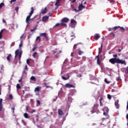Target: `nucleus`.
Returning <instances> with one entry per match:
<instances>
[{"label":"nucleus","mask_w":128,"mask_h":128,"mask_svg":"<svg viewBox=\"0 0 128 128\" xmlns=\"http://www.w3.org/2000/svg\"><path fill=\"white\" fill-rule=\"evenodd\" d=\"M114 58H112L109 60V62L112 64H124L126 66V60H122L118 58V54L113 55Z\"/></svg>","instance_id":"f257e3e1"},{"label":"nucleus","mask_w":128,"mask_h":128,"mask_svg":"<svg viewBox=\"0 0 128 128\" xmlns=\"http://www.w3.org/2000/svg\"><path fill=\"white\" fill-rule=\"evenodd\" d=\"M34 8L33 7H32L31 11L29 14V15L27 16V17L26 18V24H30V20H32V19H30V16H32V14H34Z\"/></svg>","instance_id":"f03ea898"},{"label":"nucleus","mask_w":128,"mask_h":128,"mask_svg":"<svg viewBox=\"0 0 128 128\" xmlns=\"http://www.w3.org/2000/svg\"><path fill=\"white\" fill-rule=\"evenodd\" d=\"M68 20H70V19L68 18L65 17L62 18L60 22V26H66V22H68Z\"/></svg>","instance_id":"7ed1b4c3"},{"label":"nucleus","mask_w":128,"mask_h":128,"mask_svg":"<svg viewBox=\"0 0 128 128\" xmlns=\"http://www.w3.org/2000/svg\"><path fill=\"white\" fill-rule=\"evenodd\" d=\"M82 2H84V0L82 2V4L79 5L78 8L79 10L82 11V10L83 8H86V6H84V5H82Z\"/></svg>","instance_id":"20e7f679"},{"label":"nucleus","mask_w":128,"mask_h":128,"mask_svg":"<svg viewBox=\"0 0 128 128\" xmlns=\"http://www.w3.org/2000/svg\"><path fill=\"white\" fill-rule=\"evenodd\" d=\"M71 24H72V28H76V20H74V19H72L71 20Z\"/></svg>","instance_id":"39448f33"},{"label":"nucleus","mask_w":128,"mask_h":128,"mask_svg":"<svg viewBox=\"0 0 128 128\" xmlns=\"http://www.w3.org/2000/svg\"><path fill=\"white\" fill-rule=\"evenodd\" d=\"M100 38V34H95L94 35V38L95 40H98V38Z\"/></svg>","instance_id":"423d86ee"},{"label":"nucleus","mask_w":128,"mask_h":128,"mask_svg":"<svg viewBox=\"0 0 128 128\" xmlns=\"http://www.w3.org/2000/svg\"><path fill=\"white\" fill-rule=\"evenodd\" d=\"M46 33H41L40 34V36H44L46 40H48V36H46Z\"/></svg>","instance_id":"0eeeda50"},{"label":"nucleus","mask_w":128,"mask_h":128,"mask_svg":"<svg viewBox=\"0 0 128 128\" xmlns=\"http://www.w3.org/2000/svg\"><path fill=\"white\" fill-rule=\"evenodd\" d=\"M49 18V16H45L42 17V22H46Z\"/></svg>","instance_id":"6e6552de"},{"label":"nucleus","mask_w":128,"mask_h":128,"mask_svg":"<svg viewBox=\"0 0 128 128\" xmlns=\"http://www.w3.org/2000/svg\"><path fill=\"white\" fill-rule=\"evenodd\" d=\"M120 100H116L114 102V104L117 108H120V104H118Z\"/></svg>","instance_id":"1a4fd4ad"},{"label":"nucleus","mask_w":128,"mask_h":128,"mask_svg":"<svg viewBox=\"0 0 128 128\" xmlns=\"http://www.w3.org/2000/svg\"><path fill=\"white\" fill-rule=\"evenodd\" d=\"M58 114L60 116H64V111L60 108L58 109Z\"/></svg>","instance_id":"9d476101"},{"label":"nucleus","mask_w":128,"mask_h":128,"mask_svg":"<svg viewBox=\"0 0 128 128\" xmlns=\"http://www.w3.org/2000/svg\"><path fill=\"white\" fill-rule=\"evenodd\" d=\"M118 28H120V26H115V27L112 28H109L108 30H109V32H112V30H118Z\"/></svg>","instance_id":"9b49d317"},{"label":"nucleus","mask_w":128,"mask_h":128,"mask_svg":"<svg viewBox=\"0 0 128 128\" xmlns=\"http://www.w3.org/2000/svg\"><path fill=\"white\" fill-rule=\"evenodd\" d=\"M66 88H74V86L73 84H66L65 85Z\"/></svg>","instance_id":"f8f14e48"},{"label":"nucleus","mask_w":128,"mask_h":128,"mask_svg":"<svg viewBox=\"0 0 128 128\" xmlns=\"http://www.w3.org/2000/svg\"><path fill=\"white\" fill-rule=\"evenodd\" d=\"M2 110V98L0 99V112Z\"/></svg>","instance_id":"ddd939ff"},{"label":"nucleus","mask_w":128,"mask_h":128,"mask_svg":"<svg viewBox=\"0 0 128 128\" xmlns=\"http://www.w3.org/2000/svg\"><path fill=\"white\" fill-rule=\"evenodd\" d=\"M99 56H96L95 59L96 60L97 58V64H98V66H100V58H98Z\"/></svg>","instance_id":"4468645a"},{"label":"nucleus","mask_w":128,"mask_h":128,"mask_svg":"<svg viewBox=\"0 0 128 128\" xmlns=\"http://www.w3.org/2000/svg\"><path fill=\"white\" fill-rule=\"evenodd\" d=\"M74 94H76V90H72L70 91V92L68 94V96H74Z\"/></svg>","instance_id":"2eb2a0df"},{"label":"nucleus","mask_w":128,"mask_h":128,"mask_svg":"<svg viewBox=\"0 0 128 128\" xmlns=\"http://www.w3.org/2000/svg\"><path fill=\"white\" fill-rule=\"evenodd\" d=\"M61 0H56V2L55 4V6H57V8H58V6H60V5L58 4H60V2Z\"/></svg>","instance_id":"dca6fc26"},{"label":"nucleus","mask_w":128,"mask_h":128,"mask_svg":"<svg viewBox=\"0 0 128 128\" xmlns=\"http://www.w3.org/2000/svg\"><path fill=\"white\" fill-rule=\"evenodd\" d=\"M47 12L46 7L44 9H42L41 11V14H46Z\"/></svg>","instance_id":"f3484780"},{"label":"nucleus","mask_w":128,"mask_h":128,"mask_svg":"<svg viewBox=\"0 0 128 128\" xmlns=\"http://www.w3.org/2000/svg\"><path fill=\"white\" fill-rule=\"evenodd\" d=\"M28 65H26L25 68H24V70L22 72V74H26V71L28 72Z\"/></svg>","instance_id":"a211bd4d"},{"label":"nucleus","mask_w":128,"mask_h":128,"mask_svg":"<svg viewBox=\"0 0 128 128\" xmlns=\"http://www.w3.org/2000/svg\"><path fill=\"white\" fill-rule=\"evenodd\" d=\"M30 80H33V82H36V78L34 76H31Z\"/></svg>","instance_id":"6ab92c4d"},{"label":"nucleus","mask_w":128,"mask_h":128,"mask_svg":"<svg viewBox=\"0 0 128 128\" xmlns=\"http://www.w3.org/2000/svg\"><path fill=\"white\" fill-rule=\"evenodd\" d=\"M10 58H12V54H9L6 57V60L8 62H10Z\"/></svg>","instance_id":"aec40b11"},{"label":"nucleus","mask_w":128,"mask_h":128,"mask_svg":"<svg viewBox=\"0 0 128 128\" xmlns=\"http://www.w3.org/2000/svg\"><path fill=\"white\" fill-rule=\"evenodd\" d=\"M19 52H20V50L18 49L16 50V52H15V58H16L18 56Z\"/></svg>","instance_id":"412c9836"},{"label":"nucleus","mask_w":128,"mask_h":128,"mask_svg":"<svg viewBox=\"0 0 128 128\" xmlns=\"http://www.w3.org/2000/svg\"><path fill=\"white\" fill-rule=\"evenodd\" d=\"M36 48H38V45L35 44L34 48H32V52H34Z\"/></svg>","instance_id":"4be33fe9"},{"label":"nucleus","mask_w":128,"mask_h":128,"mask_svg":"<svg viewBox=\"0 0 128 128\" xmlns=\"http://www.w3.org/2000/svg\"><path fill=\"white\" fill-rule=\"evenodd\" d=\"M67 76H68V78H66L62 76V80H68V78H70V76L68 74H67Z\"/></svg>","instance_id":"5701e85b"},{"label":"nucleus","mask_w":128,"mask_h":128,"mask_svg":"<svg viewBox=\"0 0 128 128\" xmlns=\"http://www.w3.org/2000/svg\"><path fill=\"white\" fill-rule=\"evenodd\" d=\"M118 28H120V31L122 32H124L126 31V29H124V27H118Z\"/></svg>","instance_id":"b1692460"},{"label":"nucleus","mask_w":128,"mask_h":128,"mask_svg":"<svg viewBox=\"0 0 128 128\" xmlns=\"http://www.w3.org/2000/svg\"><path fill=\"white\" fill-rule=\"evenodd\" d=\"M102 122L101 123V124L104 125V124H106V118H102ZM104 122H105L104 123Z\"/></svg>","instance_id":"393cba45"},{"label":"nucleus","mask_w":128,"mask_h":128,"mask_svg":"<svg viewBox=\"0 0 128 128\" xmlns=\"http://www.w3.org/2000/svg\"><path fill=\"white\" fill-rule=\"evenodd\" d=\"M36 41L38 40V42H40V40H40V36H38L36 37Z\"/></svg>","instance_id":"a878e982"},{"label":"nucleus","mask_w":128,"mask_h":128,"mask_svg":"<svg viewBox=\"0 0 128 128\" xmlns=\"http://www.w3.org/2000/svg\"><path fill=\"white\" fill-rule=\"evenodd\" d=\"M102 50V44L101 45V48H98V54H101Z\"/></svg>","instance_id":"bb28decb"},{"label":"nucleus","mask_w":128,"mask_h":128,"mask_svg":"<svg viewBox=\"0 0 128 128\" xmlns=\"http://www.w3.org/2000/svg\"><path fill=\"white\" fill-rule=\"evenodd\" d=\"M40 87H37L36 88L34 89V92H40Z\"/></svg>","instance_id":"cd10ccee"},{"label":"nucleus","mask_w":128,"mask_h":128,"mask_svg":"<svg viewBox=\"0 0 128 128\" xmlns=\"http://www.w3.org/2000/svg\"><path fill=\"white\" fill-rule=\"evenodd\" d=\"M110 36H111V38H114V34L112 32L110 34Z\"/></svg>","instance_id":"c85d7f7f"},{"label":"nucleus","mask_w":128,"mask_h":128,"mask_svg":"<svg viewBox=\"0 0 128 128\" xmlns=\"http://www.w3.org/2000/svg\"><path fill=\"white\" fill-rule=\"evenodd\" d=\"M38 28V25H36L33 29L30 30V32H34V30H36V28Z\"/></svg>","instance_id":"c756f323"},{"label":"nucleus","mask_w":128,"mask_h":128,"mask_svg":"<svg viewBox=\"0 0 128 128\" xmlns=\"http://www.w3.org/2000/svg\"><path fill=\"white\" fill-rule=\"evenodd\" d=\"M68 102H72V97H70V96H68Z\"/></svg>","instance_id":"7c9ffc66"},{"label":"nucleus","mask_w":128,"mask_h":128,"mask_svg":"<svg viewBox=\"0 0 128 128\" xmlns=\"http://www.w3.org/2000/svg\"><path fill=\"white\" fill-rule=\"evenodd\" d=\"M24 116L25 118H28V113H24Z\"/></svg>","instance_id":"2f4dec72"},{"label":"nucleus","mask_w":128,"mask_h":128,"mask_svg":"<svg viewBox=\"0 0 128 128\" xmlns=\"http://www.w3.org/2000/svg\"><path fill=\"white\" fill-rule=\"evenodd\" d=\"M2 6H4V3L2 2L0 4V8H2Z\"/></svg>","instance_id":"473e14b6"},{"label":"nucleus","mask_w":128,"mask_h":128,"mask_svg":"<svg viewBox=\"0 0 128 128\" xmlns=\"http://www.w3.org/2000/svg\"><path fill=\"white\" fill-rule=\"evenodd\" d=\"M22 124H23L24 126H26V122L24 121V120H22Z\"/></svg>","instance_id":"72a5a7b5"},{"label":"nucleus","mask_w":128,"mask_h":128,"mask_svg":"<svg viewBox=\"0 0 128 128\" xmlns=\"http://www.w3.org/2000/svg\"><path fill=\"white\" fill-rule=\"evenodd\" d=\"M38 54V52H34V54H32V56L34 58H36V56Z\"/></svg>","instance_id":"f704fd0d"},{"label":"nucleus","mask_w":128,"mask_h":128,"mask_svg":"<svg viewBox=\"0 0 128 128\" xmlns=\"http://www.w3.org/2000/svg\"><path fill=\"white\" fill-rule=\"evenodd\" d=\"M78 54L79 56H81V54H84V52H82V50H79L78 52Z\"/></svg>","instance_id":"c9c22d12"},{"label":"nucleus","mask_w":128,"mask_h":128,"mask_svg":"<svg viewBox=\"0 0 128 128\" xmlns=\"http://www.w3.org/2000/svg\"><path fill=\"white\" fill-rule=\"evenodd\" d=\"M104 82L106 84H110V82L108 81V79H106V78L104 79Z\"/></svg>","instance_id":"e433bc0d"},{"label":"nucleus","mask_w":128,"mask_h":128,"mask_svg":"<svg viewBox=\"0 0 128 128\" xmlns=\"http://www.w3.org/2000/svg\"><path fill=\"white\" fill-rule=\"evenodd\" d=\"M107 96H108V100H112V96H110V94H108Z\"/></svg>","instance_id":"4c0bfd02"},{"label":"nucleus","mask_w":128,"mask_h":128,"mask_svg":"<svg viewBox=\"0 0 128 128\" xmlns=\"http://www.w3.org/2000/svg\"><path fill=\"white\" fill-rule=\"evenodd\" d=\"M22 52H20L19 54V60H20V58H22Z\"/></svg>","instance_id":"58836bf2"},{"label":"nucleus","mask_w":128,"mask_h":128,"mask_svg":"<svg viewBox=\"0 0 128 128\" xmlns=\"http://www.w3.org/2000/svg\"><path fill=\"white\" fill-rule=\"evenodd\" d=\"M78 44H75L74 46V50H76V46H78Z\"/></svg>","instance_id":"ea45409f"},{"label":"nucleus","mask_w":128,"mask_h":128,"mask_svg":"<svg viewBox=\"0 0 128 128\" xmlns=\"http://www.w3.org/2000/svg\"><path fill=\"white\" fill-rule=\"evenodd\" d=\"M102 100H104L102 98H100V106H102Z\"/></svg>","instance_id":"a19ab883"},{"label":"nucleus","mask_w":128,"mask_h":128,"mask_svg":"<svg viewBox=\"0 0 128 128\" xmlns=\"http://www.w3.org/2000/svg\"><path fill=\"white\" fill-rule=\"evenodd\" d=\"M9 98H10V100H12V98H13L12 94H10L9 95Z\"/></svg>","instance_id":"79ce46f5"},{"label":"nucleus","mask_w":128,"mask_h":128,"mask_svg":"<svg viewBox=\"0 0 128 128\" xmlns=\"http://www.w3.org/2000/svg\"><path fill=\"white\" fill-rule=\"evenodd\" d=\"M30 59H27L26 60V64H28V66H30Z\"/></svg>","instance_id":"37998d69"},{"label":"nucleus","mask_w":128,"mask_h":128,"mask_svg":"<svg viewBox=\"0 0 128 128\" xmlns=\"http://www.w3.org/2000/svg\"><path fill=\"white\" fill-rule=\"evenodd\" d=\"M20 84H16V88H20Z\"/></svg>","instance_id":"c03bdc74"},{"label":"nucleus","mask_w":128,"mask_h":128,"mask_svg":"<svg viewBox=\"0 0 128 128\" xmlns=\"http://www.w3.org/2000/svg\"><path fill=\"white\" fill-rule=\"evenodd\" d=\"M90 112H91L92 114H94V113L96 112V110H94V108H92Z\"/></svg>","instance_id":"a18cd8bd"},{"label":"nucleus","mask_w":128,"mask_h":128,"mask_svg":"<svg viewBox=\"0 0 128 128\" xmlns=\"http://www.w3.org/2000/svg\"><path fill=\"white\" fill-rule=\"evenodd\" d=\"M16 2V0H11L10 3L12 4V2Z\"/></svg>","instance_id":"49530a36"},{"label":"nucleus","mask_w":128,"mask_h":128,"mask_svg":"<svg viewBox=\"0 0 128 128\" xmlns=\"http://www.w3.org/2000/svg\"><path fill=\"white\" fill-rule=\"evenodd\" d=\"M34 112H36V110H32L30 112V114H34Z\"/></svg>","instance_id":"de8ad7c7"},{"label":"nucleus","mask_w":128,"mask_h":128,"mask_svg":"<svg viewBox=\"0 0 128 128\" xmlns=\"http://www.w3.org/2000/svg\"><path fill=\"white\" fill-rule=\"evenodd\" d=\"M5 29H2L0 32V34H2V33L4 32V30Z\"/></svg>","instance_id":"09e8293b"},{"label":"nucleus","mask_w":128,"mask_h":128,"mask_svg":"<svg viewBox=\"0 0 128 128\" xmlns=\"http://www.w3.org/2000/svg\"><path fill=\"white\" fill-rule=\"evenodd\" d=\"M22 40H21V43L19 45V48H22Z\"/></svg>","instance_id":"8fccbe9b"},{"label":"nucleus","mask_w":128,"mask_h":128,"mask_svg":"<svg viewBox=\"0 0 128 128\" xmlns=\"http://www.w3.org/2000/svg\"><path fill=\"white\" fill-rule=\"evenodd\" d=\"M116 80L120 81V80H122V79H120V76H118Z\"/></svg>","instance_id":"3c124183"},{"label":"nucleus","mask_w":128,"mask_h":128,"mask_svg":"<svg viewBox=\"0 0 128 128\" xmlns=\"http://www.w3.org/2000/svg\"><path fill=\"white\" fill-rule=\"evenodd\" d=\"M126 118L127 120V126H128V114H126Z\"/></svg>","instance_id":"603ef678"},{"label":"nucleus","mask_w":128,"mask_h":128,"mask_svg":"<svg viewBox=\"0 0 128 128\" xmlns=\"http://www.w3.org/2000/svg\"><path fill=\"white\" fill-rule=\"evenodd\" d=\"M60 26V23H57L55 25V26Z\"/></svg>","instance_id":"864d4df0"},{"label":"nucleus","mask_w":128,"mask_h":128,"mask_svg":"<svg viewBox=\"0 0 128 128\" xmlns=\"http://www.w3.org/2000/svg\"><path fill=\"white\" fill-rule=\"evenodd\" d=\"M24 34H22L20 36V38L21 40H22V38H24Z\"/></svg>","instance_id":"5fc2aeb1"},{"label":"nucleus","mask_w":128,"mask_h":128,"mask_svg":"<svg viewBox=\"0 0 128 128\" xmlns=\"http://www.w3.org/2000/svg\"><path fill=\"white\" fill-rule=\"evenodd\" d=\"M74 12H80V10L79 9L78 10H76V9H74Z\"/></svg>","instance_id":"6e6d98bb"},{"label":"nucleus","mask_w":128,"mask_h":128,"mask_svg":"<svg viewBox=\"0 0 128 128\" xmlns=\"http://www.w3.org/2000/svg\"><path fill=\"white\" fill-rule=\"evenodd\" d=\"M77 76H78V78H82V74H78L77 75Z\"/></svg>","instance_id":"4d7b16f0"},{"label":"nucleus","mask_w":128,"mask_h":128,"mask_svg":"<svg viewBox=\"0 0 128 128\" xmlns=\"http://www.w3.org/2000/svg\"><path fill=\"white\" fill-rule=\"evenodd\" d=\"M104 116H108V114L106 112H104Z\"/></svg>","instance_id":"13d9d810"},{"label":"nucleus","mask_w":128,"mask_h":128,"mask_svg":"<svg viewBox=\"0 0 128 128\" xmlns=\"http://www.w3.org/2000/svg\"><path fill=\"white\" fill-rule=\"evenodd\" d=\"M52 13L49 12V13L48 14V16H52Z\"/></svg>","instance_id":"bf43d9fd"},{"label":"nucleus","mask_w":128,"mask_h":128,"mask_svg":"<svg viewBox=\"0 0 128 128\" xmlns=\"http://www.w3.org/2000/svg\"><path fill=\"white\" fill-rule=\"evenodd\" d=\"M2 22H3L4 24H6V20H4V18H3V19H2Z\"/></svg>","instance_id":"052dcab7"},{"label":"nucleus","mask_w":128,"mask_h":128,"mask_svg":"<svg viewBox=\"0 0 128 128\" xmlns=\"http://www.w3.org/2000/svg\"><path fill=\"white\" fill-rule=\"evenodd\" d=\"M56 52H57L56 50H53L54 54H56Z\"/></svg>","instance_id":"680f3d73"},{"label":"nucleus","mask_w":128,"mask_h":128,"mask_svg":"<svg viewBox=\"0 0 128 128\" xmlns=\"http://www.w3.org/2000/svg\"><path fill=\"white\" fill-rule=\"evenodd\" d=\"M36 102H37L38 104H40V102L39 100H38L36 101Z\"/></svg>","instance_id":"e2e57ef3"},{"label":"nucleus","mask_w":128,"mask_h":128,"mask_svg":"<svg viewBox=\"0 0 128 128\" xmlns=\"http://www.w3.org/2000/svg\"><path fill=\"white\" fill-rule=\"evenodd\" d=\"M12 110H13V112H14V107H12Z\"/></svg>","instance_id":"0e129e2a"},{"label":"nucleus","mask_w":128,"mask_h":128,"mask_svg":"<svg viewBox=\"0 0 128 128\" xmlns=\"http://www.w3.org/2000/svg\"><path fill=\"white\" fill-rule=\"evenodd\" d=\"M8 93H9V94L10 93V87H9V88H8Z\"/></svg>","instance_id":"69168bd1"},{"label":"nucleus","mask_w":128,"mask_h":128,"mask_svg":"<svg viewBox=\"0 0 128 128\" xmlns=\"http://www.w3.org/2000/svg\"><path fill=\"white\" fill-rule=\"evenodd\" d=\"M70 1H72V2H76V0H70Z\"/></svg>","instance_id":"338daca9"},{"label":"nucleus","mask_w":128,"mask_h":128,"mask_svg":"<svg viewBox=\"0 0 128 128\" xmlns=\"http://www.w3.org/2000/svg\"><path fill=\"white\" fill-rule=\"evenodd\" d=\"M125 72H126V74H128V68H126V70L125 71Z\"/></svg>","instance_id":"774afa93"}]
</instances>
